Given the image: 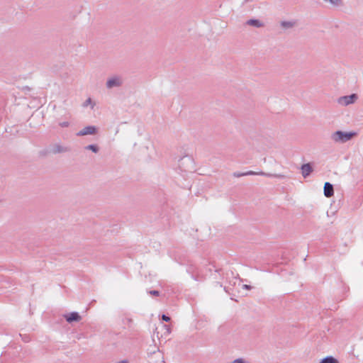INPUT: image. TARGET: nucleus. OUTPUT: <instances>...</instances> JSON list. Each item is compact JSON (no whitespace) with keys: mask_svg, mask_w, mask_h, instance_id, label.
I'll return each mask as SVG.
<instances>
[{"mask_svg":"<svg viewBox=\"0 0 363 363\" xmlns=\"http://www.w3.org/2000/svg\"><path fill=\"white\" fill-rule=\"evenodd\" d=\"M357 135L356 132H345L337 130L331 134L330 138L335 143H345L352 140Z\"/></svg>","mask_w":363,"mask_h":363,"instance_id":"1","label":"nucleus"},{"mask_svg":"<svg viewBox=\"0 0 363 363\" xmlns=\"http://www.w3.org/2000/svg\"><path fill=\"white\" fill-rule=\"evenodd\" d=\"M233 175L234 177H238V178L244 177V176H250V175H262V176H265L267 177H274V178H278V179H284L286 177V176L283 174H271V173H266L264 172H256L254 171H248L246 172H235L233 174Z\"/></svg>","mask_w":363,"mask_h":363,"instance_id":"2","label":"nucleus"},{"mask_svg":"<svg viewBox=\"0 0 363 363\" xmlns=\"http://www.w3.org/2000/svg\"><path fill=\"white\" fill-rule=\"evenodd\" d=\"M179 167L184 172H192L194 170V160L189 156H184L179 160Z\"/></svg>","mask_w":363,"mask_h":363,"instance_id":"3","label":"nucleus"},{"mask_svg":"<svg viewBox=\"0 0 363 363\" xmlns=\"http://www.w3.org/2000/svg\"><path fill=\"white\" fill-rule=\"evenodd\" d=\"M358 99V96L357 94H352L347 96H343L338 99L337 101L340 104L344 106H348L350 104H354Z\"/></svg>","mask_w":363,"mask_h":363,"instance_id":"4","label":"nucleus"},{"mask_svg":"<svg viewBox=\"0 0 363 363\" xmlns=\"http://www.w3.org/2000/svg\"><path fill=\"white\" fill-rule=\"evenodd\" d=\"M123 84L122 77L120 76H113L109 78L106 83L108 89H113L114 87H119Z\"/></svg>","mask_w":363,"mask_h":363,"instance_id":"5","label":"nucleus"},{"mask_svg":"<svg viewBox=\"0 0 363 363\" xmlns=\"http://www.w3.org/2000/svg\"><path fill=\"white\" fill-rule=\"evenodd\" d=\"M98 128L94 125H88L76 133L77 136H84L87 135H96Z\"/></svg>","mask_w":363,"mask_h":363,"instance_id":"6","label":"nucleus"},{"mask_svg":"<svg viewBox=\"0 0 363 363\" xmlns=\"http://www.w3.org/2000/svg\"><path fill=\"white\" fill-rule=\"evenodd\" d=\"M63 316L69 323L79 322L82 320L81 315L77 312H71L69 313L65 314Z\"/></svg>","mask_w":363,"mask_h":363,"instance_id":"7","label":"nucleus"},{"mask_svg":"<svg viewBox=\"0 0 363 363\" xmlns=\"http://www.w3.org/2000/svg\"><path fill=\"white\" fill-rule=\"evenodd\" d=\"M70 151V148L68 147L62 146L60 144H55L51 150V152L52 154H59V153H63V152H67Z\"/></svg>","mask_w":363,"mask_h":363,"instance_id":"8","label":"nucleus"},{"mask_svg":"<svg viewBox=\"0 0 363 363\" xmlns=\"http://www.w3.org/2000/svg\"><path fill=\"white\" fill-rule=\"evenodd\" d=\"M324 196L327 198H330L334 194L333 185L330 182H325L323 187Z\"/></svg>","mask_w":363,"mask_h":363,"instance_id":"9","label":"nucleus"},{"mask_svg":"<svg viewBox=\"0 0 363 363\" xmlns=\"http://www.w3.org/2000/svg\"><path fill=\"white\" fill-rule=\"evenodd\" d=\"M302 175L304 178H306L313 172V167L310 163H306L301 167Z\"/></svg>","mask_w":363,"mask_h":363,"instance_id":"10","label":"nucleus"},{"mask_svg":"<svg viewBox=\"0 0 363 363\" xmlns=\"http://www.w3.org/2000/svg\"><path fill=\"white\" fill-rule=\"evenodd\" d=\"M246 25L253 26L255 28L264 27V23L259 19L251 18L246 21Z\"/></svg>","mask_w":363,"mask_h":363,"instance_id":"11","label":"nucleus"},{"mask_svg":"<svg viewBox=\"0 0 363 363\" xmlns=\"http://www.w3.org/2000/svg\"><path fill=\"white\" fill-rule=\"evenodd\" d=\"M296 24V21H282L280 22V26L283 29L288 30L294 28Z\"/></svg>","mask_w":363,"mask_h":363,"instance_id":"12","label":"nucleus"},{"mask_svg":"<svg viewBox=\"0 0 363 363\" xmlns=\"http://www.w3.org/2000/svg\"><path fill=\"white\" fill-rule=\"evenodd\" d=\"M320 363H340L339 361L333 356H327L323 358Z\"/></svg>","mask_w":363,"mask_h":363,"instance_id":"13","label":"nucleus"},{"mask_svg":"<svg viewBox=\"0 0 363 363\" xmlns=\"http://www.w3.org/2000/svg\"><path fill=\"white\" fill-rule=\"evenodd\" d=\"M84 149L87 150H91L94 153H98L99 151V146L97 145H94V144H91V145H86L84 147Z\"/></svg>","mask_w":363,"mask_h":363,"instance_id":"14","label":"nucleus"},{"mask_svg":"<svg viewBox=\"0 0 363 363\" xmlns=\"http://www.w3.org/2000/svg\"><path fill=\"white\" fill-rule=\"evenodd\" d=\"M147 293L150 295L154 296H159L160 295V292L157 290H150V291H148Z\"/></svg>","mask_w":363,"mask_h":363,"instance_id":"15","label":"nucleus"},{"mask_svg":"<svg viewBox=\"0 0 363 363\" xmlns=\"http://www.w3.org/2000/svg\"><path fill=\"white\" fill-rule=\"evenodd\" d=\"M329 1L334 6H340L342 4V0H329Z\"/></svg>","mask_w":363,"mask_h":363,"instance_id":"16","label":"nucleus"},{"mask_svg":"<svg viewBox=\"0 0 363 363\" xmlns=\"http://www.w3.org/2000/svg\"><path fill=\"white\" fill-rule=\"evenodd\" d=\"M232 363H250L242 358H238L232 362Z\"/></svg>","mask_w":363,"mask_h":363,"instance_id":"17","label":"nucleus"},{"mask_svg":"<svg viewBox=\"0 0 363 363\" xmlns=\"http://www.w3.org/2000/svg\"><path fill=\"white\" fill-rule=\"evenodd\" d=\"M162 320L165 321V322H169L170 321L171 318L169 316H168L166 314H162Z\"/></svg>","mask_w":363,"mask_h":363,"instance_id":"18","label":"nucleus"},{"mask_svg":"<svg viewBox=\"0 0 363 363\" xmlns=\"http://www.w3.org/2000/svg\"><path fill=\"white\" fill-rule=\"evenodd\" d=\"M92 103V100L91 98H88L84 103V106H87L88 105Z\"/></svg>","mask_w":363,"mask_h":363,"instance_id":"19","label":"nucleus"},{"mask_svg":"<svg viewBox=\"0 0 363 363\" xmlns=\"http://www.w3.org/2000/svg\"><path fill=\"white\" fill-rule=\"evenodd\" d=\"M69 122H67V121H65V122H62V123H60V125L61 127H62V128L68 127V126H69Z\"/></svg>","mask_w":363,"mask_h":363,"instance_id":"20","label":"nucleus"},{"mask_svg":"<svg viewBox=\"0 0 363 363\" xmlns=\"http://www.w3.org/2000/svg\"><path fill=\"white\" fill-rule=\"evenodd\" d=\"M242 288L245 289H247V290H250L252 289V286L248 284H244V285H242Z\"/></svg>","mask_w":363,"mask_h":363,"instance_id":"21","label":"nucleus"},{"mask_svg":"<svg viewBox=\"0 0 363 363\" xmlns=\"http://www.w3.org/2000/svg\"><path fill=\"white\" fill-rule=\"evenodd\" d=\"M126 321L128 326L130 327L131 324L133 323V320L131 318H127Z\"/></svg>","mask_w":363,"mask_h":363,"instance_id":"22","label":"nucleus"},{"mask_svg":"<svg viewBox=\"0 0 363 363\" xmlns=\"http://www.w3.org/2000/svg\"><path fill=\"white\" fill-rule=\"evenodd\" d=\"M117 363H128V361L126 360V359H124V360L120 361V362H118Z\"/></svg>","mask_w":363,"mask_h":363,"instance_id":"23","label":"nucleus"},{"mask_svg":"<svg viewBox=\"0 0 363 363\" xmlns=\"http://www.w3.org/2000/svg\"><path fill=\"white\" fill-rule=\"evenodd\" d=\"M325 1H328V0H324Z\"/></svg>","mask_w":363,"mask_h":363,"instance_id":"24","label":"nucleus"}]
</instances>
